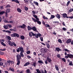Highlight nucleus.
Masks as SVG:
<instances>
[{"label":"nucleus","instance_id":"nucleus-59","mask_svg":"<svg viewBox=\"0 0 73 73\" xmlns=\"http://www.w3.org/2000/svg\"><path fill=\"white\" fill-rule=\"evenodd\" d=\"M42 23L44 25H45V21H42Z\"/></svg>","mask_w":73,"mask_h":73},{"label":"nucleus","instance_id":"nucleus-22","mask_svg":"<svg viewBox=\"0 0 73 73\" xmlns=\"http://www.w3.org/2000/svg\"><path fill=\"white\" fill-rule=\"evenodd\" d=\"M33 16L35 18V19H36V20H37V19H39L37 17V16L36 15H33Z\"/></svg>","mask_w":73,"mask_h":73},{"label":"nucleus","instance_id":"nucleus-3","mask_svg":"<svg viewBox=\"0 0 73 73\" xmlns=\"http://www.w3.org/2000/svg\"><path fill=\"white\" fill-rule=\"evenodd\" d=\"M8 42L9 45H10V46H12L13 45L15 46H17V45H16V44H15V43L13 42H11L10 40H8Z\"/></svg>","mask_w":73,"mask_h":73},{"label":"nucleus","instance_id":"nucleus-9","mask_svg":"<svg viewBox=\"0 0 73 73\" xmlns=\"http://www.w3.org/2000/svg\"><path fill=\"white\" fill-rule=\"evenodd\" d=\"M71 41L72 40L71 39H68L66 41V44H69V43H70Z\"/></svg>","mask_w":73,"mask_h":73},{"label":"nucleus","instance_id":"nucleus-47","mask_svg":"<svg viewBox=\"0 0 73 73\" xmlns=\"http://www.w3.org/2000/svg\"><path fill=\"white\" fill-rule=\"evenodd\" d=\"M30 72V69H28L27 70H26V72L27 73H29V72Z\"/></svg>","mask_w":73,"mask_h":73},{"label":"nucleus","instance_id":"nucleus-40","mask_svg":"<svg viewBox=\"0 0 73 73\" xmlns=\"http://www.w3.org/2000/svg\"><path fill=\"white\" fill-rule=\"evenodd\" d=\"M43 18L44 19H45V20H48V18H47V17H45V16H43Z\"/></svg>","mask_w":73,"mask_h":73},{"label":"nucleus","instance_id":"nucleus-2","mask_svg":"<svg viewBox=\"0 0 73 73\" xmlns=\"http://www.w3.org/2000/svg\"><path fill=\"white\" fill-rule=\"evenodd\" d=\"M32 19L34 21V22H35V23H36V22H37V23L38 24H39V25H41V22H40V21H39V19H37V20H36L35 18L32 17Z\"/></svg>","mask_w":73,"mask_h":73},{"label":"nucleus","instance_id":"nucleus-37","mask_svg":"<svg viewBox=\"0 0 73 73\" xmlns=\"http://www.w3.org/2000/svg\"><path fill=\"white\" fill-rule=\"evenodd\" d=\"M62 60L64 61V62H66V59L64 58H62Z\"/></svg>","mask_w":73,"mask_h":73},{"label":"nucleus","instance_id":"nucleus-50","mask_svg":"<svg viewBox=\"0 0 73 73\" xmlns=\"http://www.w3.org/2000/svg\"><path fill=\"white\" fill-rule=\"evenodd\" d=\"M45 26L46 27H50V26L48 24L45 25Z\"/></svg>","mask_w":73,"mask_h":73},{"label":"nucleus","instance_id":"nucleus-49","mask_svg":"<svg viewBox=\"0 0 73 73\" xmlns=\"http://www.w3.org/2000/svg\"><path fill=\"white\" fill-rule=\"evenodd\" d=\"M68 18H70V19H73V16L68 17L67 19H68Z\"/></svg>","mask_w":73,"mask_h":73},{"label":"nucleus","instance_id":"nucleus-54","mask_svg":"<svg viewBox=\"0 0 73 73\" xmlns=\"http://www.w3.org/2000/svg\"><path fill=\"white\" fill-rule=\"evenodd\" d=\"M5 13L6 14L5 15V16L7 17H8V13H7V12H5Z\"/></svg>","mask_w":73,"mask_h":73},{"label":"nucleus","instance_id":"nucleus-12","mask_svg":"<svg viewBox=\"0 0 73 73\" xmlns=\"http://www.w3.org/2000/svg\"><path fill=\"white\" fill-rule=\"evenodd\" d=\"M3 32H6V33H10V34L11 33V31H9L8 30H4L3 31Z\"/></svg>","mask_w":73,"mask_h":73},{"label":"nucleus","instance_id":"nucleus-16","mask_svg":"<svg viewBox=\"0 0 73 73\" xmlns=\"http://www.w3.org/2000/svg\"><path fill=\"white\" fill-rule=\"evenodd\" d=\"M30 64V63H29V62H27L24 65V66H27V65H29Z\"/></svg>","mask_w":73,"mask_h":73},{"label":"nucleus","instance_id":"nucleus-52","mask_svg":"<svg viewBox=\"0 0 73 73\" xmlns=\"http://www.w3.org/2000/svg\"><path fill=\"white\" fill-rule=\"evenodd\" d=\"M40 39L41 41H43V37H40Z\"/></svg>","mask_w":73,"mask_h":73},{"label":"nucleus","instance_id":"nucleus-33","mask_svg":"<svg viewBox=\"0 0 73 73\" xmlns=\"http://www.w3.org/2000/svg\"><path fill=\"white\" fill-rule=\"evenodd\" d=\"M58 42H59V43H60V44H62V40H61L60 39H58Z\"/></svg>","mask_w":73,"mask_h":73},{"label":"nucleus","instance_id":"nucleus-34","mask_svg":"<svg viewBox=\"0 0 73 73\" xmlns=\"http://www.w3.org/2000/svg\"><path fill=\"white\" fill-rule=\"evenodd\" d=\"M36 71L37 73H41L40 70H39V69H36Z\"/></svg>","mask_w":73,"mask_h":73},{"label":"nucleus","instance_id":"nucleus-48","mask_svg":"<svg viewBox=\"0 0 73 73\" xmlns=\"http://www.w3.org/2000/svg\"><path fill=\"white\" fill-rule=\"evenodd\" d=\"M26 53L27 54H29L31 53V51H28L26 52Z\"/></svg>","mask_w":73,"mask_h":73},{"label":"nucleus","instance_id":"nucleus-64","mask_svg":"<svg viewBox=\"0 0 73 73\" xmlns=\"http://www.w3.org/2000/svg\"><path fill=\"white\" fill-rule=\"evenodd\" d=\"M71 45H73V40H71Z\"/></svg>","mask_w":73,"mask_h":73},{"label":"nucleus","instance_id":"nucleus-42","mask_svg":"<svg viewBox=\"0 0 73 73\" xmlns=\"http://www.w3.org/2000/svg\"><path fill=\"white\" fill-rule=\"evenodd\" d=\"M1 44L2 45H3V46H6V44L4 43V42H1Z\"/></svg>","mask_w":73,"mask_h":73},{"label":"nucleus","instance_id":"nucleus-53","mask_svg":"<svg viewBox=\"0 0 73 73\" xmlns=\"http://www.w3.org/2000/svg\"><path fill=\"white\" fill-rule=\"evenodd\" d=\"M62 29L63 31H66V29L65 27H63L62 28Z\"/></svg>","mask_w":73,"mask_h":73},{"label":"nucleus","instance_id":"nucleus-14","mask_svg":"<svg viewBox=\"0 0 73 73\" xmlns=\"http://www.w3.org/2000/svg\"><path fill=\"white\" fill-rule=\"evenodd\" d=\"M24 52H20V56H21V57H24V56L23 54V53H24Z\"/></svg>","mask_w":73,"mask_h":73},{"label":"nucleus","instance_id":"nucleus-7","mask_svg":"<svg viewBox=\"0 0 73 73\" xmlns=\"http://www.w3.org/2000/svg\"><path fill=\"white\" fill-rule=\"evenodd\" d=\"M21 57L20 56V55L18 54L17 56V60H20L21 59Z\"/></svg>","mask_w":73,"mask_h":73},{"label":"nucleus","instance_id":"nucleus-5","mask_svg":"<svg viewBox=\"0 0 73 73\" xmlns=\"http://www.w3.org/2000/svg\"><path fill=\"white\" fill-rule=\"evenodd\" d=\"M62 16V17H63V18H66L68 19V16H67V14H66V13H64L61 15Z\"/></svg>","mask_w":73,"mask_h":73},{"label":"nucleus","instance_id":"nucleus-27","mask_svg":"<svg viewBox=\"0 0 73 73\" xmlns=\"http://www.w3.org/2000/svg\"><path fill=\"white\" fill-rule=\"evenodd\" d=\"M9 70H11V71H12V72H14V70H14V68H11V67L9 68Z\"/></svg>","mask_w":73,"mask_h":73},{"label":"nucleus","instance_id":"nucleus-45","mask_svg":"<svg viewBox=\"0 0 73 73\" xmlns=\"http://www.w3.org/2000/svg\"><path fill=\"white\" fill-rule=\"evenodd\" d=\"M13 31L14 32H16L17 31V30L16 29V27H15L13 29Z\"/></svg>","mask_w":73,"mask_h":73},{"label":"nucleus","instance_id":"nucleus-44","mask_svg":"<svg viewBox=\"0 0 73 73\" xmlns=\"http://www.w3.org/2000/svg\"><path fill=\"white\" fill-rule=\"evenodd\" d=\"M10 12V9H7L6 11V12H7V13H9Z\"/></svg>","mask_w":73,"mask_h":73},{"label":"nucleus","instance_id":"nucleus-60","mask_svg":"<svg viewBox=\"0 0 73 73\" xmlns=\"http://www.w3.org/2000/svg\"><path fill=\"white\" fill-rule=\"evenodd\" d=\"M11 36H12V37H15V34H11Z\"/></svg>","mask_w":73,"mask_h":73},{"label":"nucleus","instance_id":"nucleus-38","mask_svg":"<svg viewBox=\"0 0 73 73\" xmlns=\"http://www.w3.org/2000/svg\"><path fill=\"white\" fill-rule=\"evenodd\" d=\"M5 12L4 11H2L0 12V15H3L4 13H5Z\"/></svg>","mask_w":73,"mask_h":73},{"label":"nucleus","instance_id":"nucleus-10","mask_svg":"<svg viewBox=\"0 0 73 73\" xmlns=\"http://www.w3.org/2000/svg\"><path fill=\"white\" fill-rule=\"evenodd\" d=\"M19 49H20V52H24V48H23V47H20Z\"/></svg>","mask_w":73,"mask_h":73},{"label":"nucleus","instance_id":"nucleus-13","mask_svg":"<svg viewBox=\"0 0 73 73\" xmlns=\"http://www.w3.org/2000/svg\"><path fill=\"white\" fill-rule=\"evenodd\" d=\"M32 30L35 32L37 31V29L36 28V27L35 26L32 27Z\"/></svg>","mask_w":73,"mask_h":73},{"label":"nucleus","instance_id":"nucleus-15","mask_svg":"<svg viewBox=\"0 0 73 73\" xmlns=\"http://www.w3.org/2000/svg\"><path fill=\"white\" fill-rule=\"evenodd\" d=\"M56 50L57 51L59 52L60 51H61V49H60L59 47H57L56 48Z\"/></svg>","mask_w":73,"mask_h":73},{"label":"nucleus","instance_id":"nucleus-25","mask_svg":"<svg viewBox=\"0 0 73 73\" xmlns=\"http://www.w3.org/2000/svg\"><path fill=\"white\" fill-rule=\"evenodd\" d=\"M55 67L56 70L58 71V70H59V69H58V66H57V65H55Z\"/></svg>","mask_w":73,"mask_h":73},{"label":"nucleus","instance_id":"nucleus-35","mask_svg":"<svg viewBox=\"0 0 73 73\" xmlns=\"http://www.w3.org/2000/svg\"><path fill=\"white\" fill-rule=\"evenodd\" d=\"M16 50L17 52H20V47H19L18 48H17V49H16Z\"/></svg>","mask_w":73,"mask_h":73},{"label":"nucleus","instance_id":"nucleus-31","mask_svg":"<svg viewBox=\"0 0 73 73\" xmlns=\"http://www.w3.org/2000/svg\"><path fill=\"white\" fill-rule=\"evenodd\" d=\"M21 40H24L25 39V38L24 37V36L22 35L21 36Z\"/></svg>","mask_w":73,"mask_h":73},{"label":"nucleus","instance_id":"nucleus-43","mask_svg":"<svg viewBox=\"0 0 73 73\" xmlns=\"http://www.w3.org/2000/svg\"><path fill=\"white\" fill-rule=\"evenodd\" d=\"M25 11H28V7H27L25 6Z\"/></svg>","mask_w":73,"mask_h":73},{"label":"nucleus","instance_id":"nucleus-26","mask_svg":"<svg viewBox=\"0 0 73 73\" xmlns=\"http://www.w3.org/2000/svg\"><path fill=\"white\" fill-rule=\"evenodd\" d=\"M20 64V60H17V65H19Z\"/></svg>","mask_w":73,"mask_h":73},{"label":"nucleus","instance_id":"nucleus-32","mask_svg":"<svg viewBox=\"0 0 73 73\" xmlns=\"http://www.w3.org/2000/svg\"><path fill=\"white\" fill-rule=\"evenodd\" d=\"M3 21L4 23H9V22L6 19H4L3 20Z\"/></svg>","mask_w":73,"mask_h":73},{"label":"nucleus","instance_id":"nucleus-19","mask_svg":"<svg viewBox=\"0 0 73 73\" xmlns=\"http://www.w3.org/2000/svg\"><path fill=\"white\" fill-rule=\"evenodd\" d=\"M56 17L58 18V19H60L61 18V16L60 15H59V14H58L56 15Z\"/></svg>","mask_w":73,"mask_h":73},{"label":"nucleus","instance_id":"nucleus-24","mask_svg":"<svg viewBox=\"0 0 73 73\" xmlns=\"http://www.w3.org/2000/svg\"><path fill=\"white\" fill-rule=\"evenodd\" d=\"M54 17H55V16H54V15H51L50 19H54Z\"/></svg>","mask_w":73,"mask_h":73},{"label":"nucleus","instance_id":"nucleus-17","mask_svg":"<svg viewBox=\"0 0 73 73\" xmlns=\"http://www.w3.org/2000/svg\"><path fill=\"white\" fill-rule=\"evenodd\" d=\"M31 65L33 66L34 67H36V62H33V64H31Z\"/></svg>","mask_w":73,"mask_h":73},{"label":"nucleus","instance_id":"nucleus-28","mask_svg":"<svg viewBox=\"0 0 73 73\" xmlns=\"http://www.w3.org/2000/svg\"><path fill=\"white\" fill-rule=\"evenodd\" d=\"M38 62L39 64H44V62H43L41 60H39L38 61Z\"/></svg>","mask_w":73,"mask_h":73},{"label":"nucleus","instance_id":"nucleus-18","mask_svg":"<svg viewBox=\"0 0 73 73\" xmlns=\"http://www.w3.org/2000/svg\"><path fill=\"white\" fill-rule=\"evenodd\" d=\"M19 35L18 34L14 33V37H19Z\"/></svg>","mask_w":73,"mask_h":73},{"label":"nucleus","instance_id":"nucleus-36","mask_svg":"<svg viewBox=\"0 0 73 73\" xmlns=\"http://www.w3.org/2000/svg\"><path fill=\"white\" fill-rule=\"evenodd\" d=\"M73 11V9H70L68 11L69 13H70L71 12Z\"/></svg>","mask_w":73,"mask_h":73},{"label":"nucleus","instance_id":"nucleus-62","mask_svg":"<svg viewBox=\"0 0 73 73\" xmlns=\"http://www.w3.org/2000/svg\"><path fill=\"white\" fill-rule=\"evenodd\" d=\"M40 71L41 72V73L42 72V73H44V70H40Z\"/></svg>","mask_w":73,"mask_h":73},{"label":"nucleus","instance_id":"nucleus-58","mask_svg":"<svg viewBox=\"0 0 73 73\" xmlns=\"http://www.w3.org/2000/svg\"><path fill=\"white\" fill-rule=\"evenodd\" d=\"M27 57L29 59V58H31V57L29 55H27Z\"/></svg>","mask_w":73,"mask_h":73},{"label":"nucleus","instance_id":"nucleus-29","mask_svg":"<svg viewBox=\"0 0 73 73\" xmlns=\"http://www.w3.org/2000/svg\"><path fill=\"white\" fill-rule=\"evenodd\" d=\"M17 11H18V12H19V13H21V10L19 8H18L17 9Z\"/></svg>","mask_w":73,"mask_h":73},{"label":"nucleus","instance_id":"nucleus-23","mask_svg":"<svg viewBox=\"0 0 73 73\" xmlns=\"http://www.w3.org/2000/svg\"><path fill=\"white\" fill-rule=\"evenodd\" d=\"M34 3L36 5V6H38V2L34 1Z\"/></svg>","mask_w":73,"mask_h":73},{"label":"nucleus","instance_id":"nucleus-30","mask_svg":"<svg viewBox=\"0 0 73 73\" xmlns=\"http://www.w3.org/2000/svg\"><path fill=\"white\" fill-rule=\"evenodd\" d=\"M46 46L47 47V48H48V49L49 48H50V45H49V43L46 44Z\"/></svg>","mask_w":73,"mask_h":73},{"label":"nucleus","instance_id":"nucleus-51","mask_svg":"<svg viewBox=\"0 0 73 73\" xmlns=\"http://www.w3.org/2000/svg\"><path fill=\"white\" fill-rule=\"evenodd\" d=\"M53 23L54 24H56V23H58V24H59V22L58 21H55L54 22H53Z\"/></svg>","mask_w":73,"mask_h":73},{"label":"nucleus","instance_id":"nucleus-46","mask_svg":"<svg viewBox=\"0 0 73 73\" xmlns=\"http://www.w3.org/2000/svg\"><path fill=\"white\" fill-rule=\"evenodd\" d=\"M64 50V52H69V50H68L66 48H65Z\"/></svg>","mask_w":73,"mask_h":73},{"label":"nucleus","instance_id":"nucleus-21","mask_svg":"<svg viewBox=\"0 0 73 73\" xmlns=\"http://www.w3.org/2000/svg\"><path fill=\"white\" fill-rule=\"evenodd\" d=\"M27 28H28V30H29V31H31V30H32V27H31L29 26H28L27 27Z\"/></svg>","mask_w":73,"mask_h":73},{"label":"nucleus","instance_id":"nucleus-41","mask_svg":"<svg viewBox=\"0 0 73 73\" xmlns=\"http://www.w3.org/2000/svg\"><path fill=\"white\" fill-rule=\"evenodd\" d=\"M69 65H71V66H73V62L72 61H71L70 62L69 64Z\"/></svg>","mask_w":73,"mask_h":73},{"label":"nucleus","instance_id":"nucleus-20","mask_svg":"<svg viewBox=\"0 0 73 73\" xmlns=\"http://www.w3.org/2000/svg\"><path fill=\"white\" fill-rule=\"evenodd\" d=\"M3 28L5 29H8V26H7L6 25H4L3 26Z\"/></svg>","mask_w":73,"mask_h":73},{"label":"nucleus","instance_id":"nucleus-8","mask_svg":"<svg viewBox=\"0 0 73 73\" xmlns=\"http://www.w3.org/2000/svg\"><path fill=\"white\" fill-rule=\"evenodd\" d=\"M67 56H68V57L69 58H73V55L71 54H67Z\"/></svg>","mask_w":73,"mask_h":73},{"label":"nucleus","instance_id":"nucleus-1","mask_svg":"<svg viewBox=\"0 0 73 73\" xmlns=\"http://www.w3.org/2000/svg\"><path fill=\"white\" fill-rule=\"evenodd\" d=\"M29 35L30 37H32V36H35L36 38H38V37L42 36V35L40 33H38L37 34H35L32 32H30L29 33Z\"/></svg>","mask_w":73,"mask_h":73},{"label":"nucleus","instance_id":"nucleus-63","mask_svg":"<svg viewBox=\"0 0 73 73\" xmlns=\"http://www.w3.org/2000/svg\"><path fill=\"white\" fill-rule=\"evenodd\" d=\"M0 54H1L2 55H3V54H4V52L0 51Z\"/></svg>","mask_w":73,"mask_h":73},{"label":"nucleus","instance_id":"nucleus-39","mask_svg":"<svg viewBox=\"0 0 73 73\" xmlns=\"http://www.w3.org/2000/svg\"><path fill=\"white\" fill-rule=\"evenodd\" d=\"M7 38L8 39V40H11V37L10 36H7Z\"/></svg>","mask_w":73,"mask_h":73},{"label":"nucleus","instance_id":"nucleus-56","mask_svg":"<svg viewBox=\"0 0 73 73\" xmlns=\"http://www.w3.org/2000/svg\"><path fill=\"white\" fill-rule=\"evenodd\" d=\"M57 57H58V58H60V57H61V55L60 54H58L57 55Z\"/></svg>","mask_w":73,"mask_h":73},{"label":"nucleus","instance_id":"nucleus-55","mask_svg":"<svg viewBox=\"0 0 73 73\" xmlns=\"http://www.w3.org/2000/svg\"><path fill=\"white\" fill-rule=\"evenodd\" d=\"M8 27L9 28H12V25L9 24L8 25Z\"/></svg>","mask_w":73,"mask_h":73},{"label":"nucleus","instance_id":"nucleus-6","mask_svg":"<svg viewBox=\"0 0 73 73\" xmlns=\"http://www.w3.org/2000/svg\"><path fill=\"white\" fill-rule=\"evenodd\" d=\"M46 60H47V61L50 64L52 63V59L51 58H49V57H47L46 58Z\"/></svg>","mask_w":73,"mask_h":73},{"label":"nucleus","instance_id":"nucleus-61","mask_svg":"<svg viewBox=\"0 0 73 73\" xmlns=\"http://www.w3.org/2000/svg\"><path fill=\"white\" fill-rule=\"evenodd\" d=\"M32 13H33V15H35V14H36V12L34 11H32Z\"/></svg>","mask_w":73,"mask_h":73},{"label":"nucleus","instance_id":"nucleus-57","mask_svg":"<svg viewBox=\"0 0 73 73\" xmlns=\"http://www.w3.org/2000/svg\"><path fill=\"white\" fill-rule=\"evenodd\" d=\"M16 3H17L18 4H19V2L18 0H15V2Z\"/></svg>","mask_w":73,"mask_h":73},{"label":"nucleus","instance_id":"nucleus-11","mask_svg":"<svg viewBox=\"0 0 73 73\" xmlns=\"http://www.w3.org/2000/svg\"><path fill=\"white\" fill-rule=\"evenodd\" d=\"M48 52V49L47 48H44L43 49V52L45 54V53H46L47 52Z\"/></svg>","mask_w":73,"mask_h":73},{"label":"nucleus","instance_id":"nucleus-4","mask_svg":"<svg viewBox=\"0 0 73 73\" xmlns=\"http://www.w3.org/2000/svg\"><path fill=\"white\" fill-rule=\"evenodd\" d=\"M18 28H21L22 29H24L25 28V27H26V25H25V24H23L22 26H18Z\"/></svg>","mask_w":73,"mask_h":73}]
</instances>
